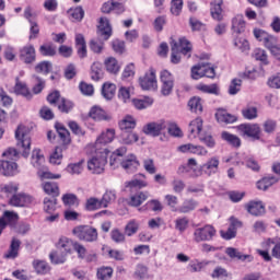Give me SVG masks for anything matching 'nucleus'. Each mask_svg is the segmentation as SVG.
I'll list each match as a JSON object with an SVG mask.
<instances>
[{
    "label": "nucleus",
    "mask_w": 280,
    "mask_h": 280,
    "mask_svg": "<svg viewBox=\"0 0 280 280\" xmlns=\"http://www.w3.org/2000/svg\"><path fill=\"white\" fill-rule=\"evenodd\" d=\"M97 36L98 38L90 42V48L94 54H102L104 51V43L113 36V26H110V22L106 18L100 19Z\"/></svg>",
    "instance_id": "nucleus-1"
},
{
    "label": "nucleus",
    "mask_w": 280,
    "mask_h": 280,
    "mask_svg": "<svg viewBox=\"0 0 280 280\" xmlns=\"http://www.w3.org/2000/svg\"><path fill=\"white\" fill-rule=\"evenodd\" d=\"M187 167L192 171L191 176L198 178V176L202 175V170H205L208 176L211 174H215L218 172V167H220V160L217 156L209 159L203 165L198 167V161L196 159L190 158L187 162Z\"/></svg>",
    "instance_id": "nucleus-2"
},
{
    "label": "nucleus",
    "mask_w": 280,
    "mask_h": 280,
    "mask_svg": "<svg viewBox=\"0 0 280 280\" xmlns=\"http://www.w3.org/2000/svg\"><path fill=\"white\" fill-rule=\"evenodd\" d=\"M16 148L22 152V156L27 159L32 150V138L30 137V129L25 126H19L15 130Z\"/></svg>",
    "instance_id": "nucleus-3"
},
{
    "label": "nucleus",
    "mask_w": 280,
    "mask_h": 280,
    "mask_svg": "<svg viewBox=\"0 0 280 280\" xmlns=\"http://www.w3.org/2000/svg\"><path fill=\"white\" fill-rule=\"evenodd\" d=\"M73 235L78 237V240H81V242H97V229L91 226V225H79L75 226L72 231Z\"/></svg>",
    "instance_id": "nucleus-4"
},
{
    "label": "nucleus",
    "mask_w": 280,
    "mask_h": 280,
    "mask_svg": "<svg viewBox=\"0 0 280 280\" xmlns=\"http://www.w3.org/2000/svg\"><path fill=\"white\" fill-rule=\"evenodd\" d=\"M106 151L101 152L100 155H96L92 158L90 161H88V170L92 174H103L104 167H106V163H108Z\"/></svg>",
    "instance_id": "nucleus-5"
},
{
    "label": "nucleus",
    "mask_w": 280,
    "mask_h": 280,
    "mask_svg": "<svg viewBox=\"0 0 280 280\" xmlns=\"http://www.w3.org/2000/svg\"><path fill=\"white\" fill-rule=\"evenodd\" d=\"M139 84L142 91H156L159 88L156 81V71L151 68L143 77L139 78Z\"/></svg>",
    "instance_id": "nucleus-6"
},
{
    "label": "nucleus",
    "mask_w": 280,
    "mask_h": 280,
    "mask_svg": "<svg viewBox=\"0 0 280 280\" xmlns=\"http://www.w3.org/2000/svg\"><path fill=\"white\" fill-rule=\"evenodd\" d=\"M215 237V228L212 225H206L203 228H197L194 231V242L200 244V242H211Z\"/></svg>",
    "instance_id": "nucleus-7"
},
{
    "label": "nucleus",
    "mask_w": 280,
    "mask_h": 280,
    "mask_svg": "<svg viewBox=\"0 0 280 280\" xmlns=\"http://www.w3.org/2000/svg\"><path fill=\"white\" fill-rule=\"evenodd\" d=\"M160 80L162 84L161 94L164 95V97L170 96L174 91V75H172V72L163 70L160 74Z\"/></svg>",
    "instance_id": "nucleus-8"
},
{
    "label": "nucleus",
    "mask_w": 280,
    "mask_h": 280,
    "mask_svg": "<svg viewBox=\"0 0 280 280\" xmlns=\"http://www.w3.org/2000/svg\"><path fill=\"white\" fill-rule=\"evenodd\" d=\"M237 130L243 137H250L256 141L261 139V128L257 124H242L237 127Z\"/></svg>",
    "instance_id": "nucleus-9"
},
{
    "label": "nucleus",
    "mask_w": 280,
    "mask_h": 280,
    "mask_svg": "<svg viewBox=\"0 0 280 280\" xmlns=\"http://www.w3.org/2000/svg\"><path fill=\"white\" fill-rule=\"evenodd\" d=\"M171 51H178L179 54H183L184 56L188 55V58H191V43L185 37H180L178 42L172 40Z\"/></svg>",
    "instance_id": "nucleus-10"
},
{
    "label": "nucleus",
    "mask_w": 280,
    "mask_h": 280,
    "mask_svg": "<svg viewBox=\"0 0 280 280\" xmlns=\"http://www.w3.org/2000/svg\"><path fill=\"white\" fill-rule=\"evenodd\" d=\"M167 128V122L165 120H160L156 122H149L143 127L144 135H150V137H159L163 130Z\"/></svg>",
    "instance_id": "nucleus-11"
},
{
    "label": "nucleus",
    "mask_w": 280,
    "mask_h": 280,
    "mask_svg": "<svg viewBox=\"0 0 280 280\" xmlns=\"http://www.w3.org/2000/svg\"><path fill=\"white\" fill-rule=\"evenodd\" d=\"M178 151L183 153L189 152V154H195L196 156H207L209 150L200 144L187 143L178 147Z\"/></svg>",
    "instance_id": "nucleus-12"
},
{
    "label": "nucleus",
    "mask_w": 280,
    "mask_h": 280,
    "mask_svg": "<svg viewBox=\"0 0 280 280\" xmlns=\"http://www.w3.org/2000/svg\"><path fill=\"white\" fill-rule=\"evenodd\" d=\"M34 202V197L26 194H15L9 199L11 207H28Z\"/></svg>",
    "instance_id": "nucleus-13"
},
{
    "label": "nucleus",
    "mask_w": 280,
    "mask_h": 280,
    "mask_svg": "<svg viewBox=\"0 0 280 280\" xmlns=\"http://www.w3.org/2000/svg\"><path fill=\"white\" fill-rule=\"evenodd\" d=\"M0 174H2V176H15V174H19V164L13 161L1 160Z\"/></svg>",
    "instance_id": "nucleus-14"
},
{
    "label": "nucleus",
    "mask_w": 280,
    "mask_h": 280,
    "mask_svg": "<svg viewBox=\"0 0 280 280\" xmlns=\"http://www.w3.org/2000/svg\"><path fill=\"white\" fill-rule=\"evenodd\" d=\"M20 59L25 65H32V62H36V48L32 45L24 46L20 50Z\"/></svg>",
    "instance_id": "nucleus-15"
},
{
    "label": "nucleus",
    "mask_w": 280,
    "mask_h": 280,
    "mask_svg": "<svg viewBox=\"0 0 280 280\" xmlns=\"http://www.w3.org/2000/svg\"><path fill=\"white\" fill-rule=\"evenodd\" d=\"M19 191V185L15 183L0 185V198L10 202V198Z\"/></svg>",
    "instance_id": "nucleus-16"
},
{
    "label": "nucleus",
    "mask_w": 280,
    "mask_h": 280,
    "mask_svg": "<svg viewBox=\"0 0 280 280\" xmlns=\"http://www.w3.org/2000/svg\"><path fill=\"white\" fill-rule=\"evenodd\" d=\"M119 165L126 171L128 174H132V172H137L139 167V161L136 155H129L125 160H122Z\"/></svg>",
    "instance_id": "nucleus-17"
},
{
    "label": "nucleus",
    "mask_w": 280,
    "mask_h": 280,
    "mask_svg": "<svg viewBox=\"0 0 280 280\" xmlns=\"http://www.w3.org/2000/svg\"><path fill=\"white\" fill-rule=\"evenodd\" d=\"M89 117L94 119V121H110L112 119L110 115L100 106H93L89 113Z\"/></svg>",
    "instance_id": "nucleus-18"
},
{
    "label": "nucleus",
    "mask_w": 280,
    "mask_h": 280,
    "mask_svg": "<svg viewBox=\"0 0 280 280\" xmlns=\"http://www.w3.org/2000/svg\"><path fill=\"white\" fill-rule=\"evenodd\" d=\"M210 13L214 21H222L224 19L222 5H224V0H213L210 4Z\"/></svg>",
    "instance_id": "nucleus-19"
},
{
    "label": "nucleus",
    "mask_w": 280,
    "mask_h": 280,
    "mask_svg": "<svg viewBox=\"0 0 280 280\" xmlns=\"http://www.w3.org/2000/svg\"><path fill=\"white\" fill-rule=\"evenodd\" d=\"M262 44L267 49H269L272 56L280 60V47L277 46V37L269 34Z\"/></svg>",
    "instance_id": "nucleus-20"
},
{
    "label": "nucleus",
    "mask_w": 280,
    "mask_h": 280,
    "mask_svg": "<svg viewBox=\"0 0 280 280\" xmlns=\"http://www.w3.org/2000/svg\"><path fill=\"white\" fill-rule=\"evenodd\" d=\"M128 152V148L126 147H120L118 149H116L110 158H109V165L112 167H119V163H121L124 161V155Z\"/></svg>",
    "instance_id": "nucleus-21"
},
{
    "label": "nucleus",
    "mask_w": 280,
    "mask_h": 280,
    "mask_svg": "<svg viewBox=\"0 0 280 280\" xmlns=\"http://www.w3.org/2000/svg\"><path fill=\"white\" fill-rule=\"evenodd\" d=\"M246 209L250 215H255L256 218L266 214V206L261 201H250L247 203Z\"/></svg>",
    "instance_id": "nucleus-22"
},
{
    "label": "nucleus",
    "mask_w": 280,
    "mask_h": 280,
    "mask_svg": "<svg viewBox=\"0 0 280 280\" xmlns=\"http://www.w3.org/2000/svg\"><path fill=\"white\" fill-rule=\"evenodd\" d=\"M4 225L10 226V229H16L19 222V213L10 210H5L0 218Z\"/></svg>",
    "instance_id": "nucleus-23"
},
{
    "label": "nucleus",
    "mask_w": 280,
    "mask_h": 280,
    "mask_svg": "<svg viewBox=\"0 0 280 280\" xmlns=\"http://www.w3.org/2000/svg\"><path fill=\"white\" fill-rule=\"evenodd\" d=\"M189 139H196L200 135H202V118L198 117L190 121L188 127Z\"/></svg>",
    "instance_id": "nucleus-24"
},
{
    "label": "nucleus",
    "mask_w": 280,
    "mask_h": 280,
    "mask_svg": "<svg viewBox=\"0 0 280 280\" xmlns=\"http://www.w3.org/2000/svg\"><path fill=\"white\" fill-rule=\"evenodd\" d=\"M75 243L73 241L62 236L56 244L57 250L63 253L65 255H71V250H73V246Z\"/></svg>",
    "instance_id": "nucleus-25"
},
{
    "label": "nucleus",
    "mask_w": 280,
    "mask_h": 280,
    "mask_svg": "<svg viewBox=\"0 0 280 280\" xmlns=\"http://www.w3.org/2000/svg\"><path fill=\"white\" fill-rule=\"evenodd\" d=\"M233 34H244L246 32V21H244V15H236L232 19Z\"/></svg>",
    "instance_id": "nucleus-26"
},
{
    "label": "nucleus",
    "mask_w": 280,
    "mask_h": 280,
    "mask_svg": "<svg viewBox=\"0 0 280 280\" xmlns=\"http://www.w3.org/2000/svg\"><path fill=\"white\" fill-rule=\"evenodd\" d=\"M277 183H279V176H266L257 182L256 187L260 189V191H266Z\"/></svg>",
    "instance_id": "nucleus-27"
},
{
    "label": "nucleus",
    "mask_w": 280,
    "mask_h": 280,
    "mask_svg": "<svg viewBox=\"0 0 280 280\" xmlns=\"http://www.w3.org/2000/svg\"><path fill=\"white\" fill-rule=\"evenodd\" d=\"M21 248V240L13 237L9 250L4 254L5 259H16L19 257V250Z\"/></svg>",
    "instance_id": "nucleus-28"
},
{
    "label": "nucleus",
    "mask_w": 280,
    "mask_h": 280,
    "mask_svg": "<svg viewBox=\"0 0 280 280\" xmlns=\"http://www.w3.org/2000/svg\"><path fill=\"white\" fill-rule=\"evenodd\" d=\"M135 128H137V120L130 115L125 116L119 122L121 132H129L135 130Z\"/></svg>",
    "instance_id": "nucleus-29"
},
{
    "label": "nucleus",
    "mask_w": 280,
    "mask_h": 280,
    "mask_svg": "<svg viewBox=\"0 0 280 280\" xmlns=\"http://www.w3.org/2000/svg\"><path fill=\"white\" fill-rule=\"evenodd\" d=\"M215 118L219 124H235V121H237V116L229 114L224 109H219L215 114Z\"/></svg>",
    "instance_id": "nucleus-30"
},
{
    "label": "nucleus",
    "mask_w": 280,
    "mask_h": 280,
    "mask_svg": "<svg viewBox=\"0 0 280 280\" xmlns=\"http://www.w3.org/2000/svg\"><path fill=\"white\" fill-rule=\"evenodd\" d=\"M148 198H150V192H148V191L137 192L135 195H131L129 205H130V207H141V205H143V202H145V200H148Z\"/></svg>",
    "instance_id": "nucleus-31"
},
{
    "label": "nucleus",
    "mask_w": 280,
    "mask_h": 280,
    "mask_svg": "<svg viewBox=\"0 0 280 280\" xmlns=\"http://www.w3.org/2000/svg\"><path fill=\"white\" fill-rule=\"evenodd\" d=\"M72 248L78 253L79 259H85V261H97V256H86V247H84V245L74 242Z\"/></svg>",
    "instance_id": "nucleus-32"
},
{
    "label": "nucleus",
    "mask_w": 280,
    "mask_h": 280,
    "mask_svg": "<svg viewBox=\"0 0 280 280\" xmlns=\"http://www.w3.org/2000/svg\"><path fill=\"white\" fill-rule=\"evenodd\" d=\"M43 189L45 194L51 196L50 198H58V196H60V188L58 187V183L46 182L43 184Z\"/></svg>",
    "instance_id": "nucleus-33"
},
{
    "label": "nucleus",
    "mask_w": 280,
    "mask_h": 280,
    "mask_svg": "<svg viewBox=\"0 0 280 280\" xmlns=\"http://www.w3.org/2000/svg\"><path fill=\"white\" fill-rule=\"evenodd\" d=\"M14 93H16V95H22L26 100H32V97H33L32 92L27 88V84L19 81V79H16V83L14 86Z\"/></svg>",
    "instance_id": "nucleus-34"
},
{
    "label": "nucleus",
    "mask_w": 280,
    "mask_h": 280,
    "mask_svg": "<svg viewBox=\"0 0 280 280\" xmlns=\"http://www.w3.org/2000/svg\"><path fill=\"white\" fill-rule=\"evenodd\" d=\"M221 138L223 139V141H226V143H229V145H231L232 148H240L242 145V139L229 131H223L221 133Z\"/></svg>",
    "instance_id": "nucleus-35"
},
{
    "label": "nucleus",
    "mask_w": 280,
    "mask_h": 280,
    "mask_svg": "<svg viewBox=\"0 0 280 280\" xmlns=\"http://www.w3.org/2000/svg\"><path fill=\"white\" fill-rule=\"evenodd\" d=\"M113 139H115V129H107L96 139V145H106V143L113 142Z\"/></svg>",
    "instance_id": "nucleus-36"
},
{
    "label": "nucleus",
    "mask_w": 280,
    "mask_h": 280,
    "mask_svg": "<svg viewBox=\"0 0 280 280\" xmlns=\"http://www.w3.org/2000/svg\"><path fill=\"white\" fill-rule=\"evenodd\" d=\"M117 200V191L109 189L106 190L105 194L103 195L101 199V205L103 206L104 209L108 207V205H113Z\"/></svg>",
    "instance_id": "nucleus-37"
},
{
    "label": "nucleus",
    "mask_w": 280,
    "mask_h": 280,
    "mask_svg": "<svg viewBox=\"0 0 280 280\" xmlns=\"http://www.w3.org/2000/svg\"><path fill=\"white\" fill-rule=\"evenodd\" d=\"M226 255H229V257L231 259H238L240 261H246V259H249V261L253 259V256L250 255H242V253H240V250H237L236 248L233 247H228L225 249Z\"/></svg>",
    "instance_id": "nucleus-38"
},
{
    "label": "nucleus",
    "mask_w": 280,
    "mask_h": 280,
    "mask_svg": "<svg viewBox=\"0 0 280 280\" xmlns=\"http://www.w3.org/2000/svg\"><path fill=\"white\" fill-rule=\"evenodd\" d=\"M120 137L125 145H132V143L139 141V135L133 131H121Z\"/></svg>",
    "instance_id": "nucleus-39"
},
{
    "label": "nucleus",
    "mask_w": 280,
    "mask_h": 280,
    "mask_svg": "<svg viewBox=\"0 0 280 280\" xmlns=\"http://www.w3.org/2000/svg\"><path fill=\"white\" fill-rule=\"evenodd\" d=\"M198 207V201L194 199H186L183 205L177 209L179 213H191Z\"/></svg>",
    "instance_id": "nucleus-40"
},
{
    "label": "nucleus",
    "mask_w": 280,
    "mask_h": 280,
    "mask_svg": "<svg viewBox=\"0 0 280 280\" xmlns=\"http://www.w3.org/2000/svg\"><path fill=\"white\" fill-rule=\"evenodd\" d=\"M117 91V85L115 83H104L102 86V95L105 100H113Z\"/></svg>",
    "instance_id": "nucleus-41"
},
{
    "label": "nucleus",
    "mask_w": 280,
    "mask_h": 280,
    "mask_svg": "<svg viewBox=\"0 0 280 280\" xmlns=\"http://www.w3.org/2000/svg\"><path fill=\"white\" fill-rule=\"evenodd\" d=\"M33 268L37 272V275H47L49 270H51V267H49V264L45 260H34L33 261Z\"/></svg>",
    "instance_id": "nucleus-42"
},
{
    "label": "nucleus",
    "mask_w": 280,
    "mask_h": 280,
    "mask_svg": "<svg viewBox=\"0 0 280 280\" xmlns=\"http://www.w3.org/2000/svg\"><path fill=\"white\" fill-rule=\"evenodd\" d=\"M198 137H199V141L203 143L207 148H210V149L215 148V139L211 133L202 131L201 133H199Z\"/></svg>",
    "instance_id": "nucleus-43"
},
{
    "label": "nucleus",
    "mask_w": 280,
    "mask_h": 280,
    "mask_svg": "<svg viewBox=\"0 0 280 280\" xmlns=\"http://www.w3.org/2000/svg\"><path fill=\"white\" fill-rule=\"evenodd\" d=\"M49 259L51 264H55L56 266H58V264H65V261H67V254L60 250L51 252L49 254Z\"/></svg>",
    "instance_id": "nucleus-44"
},
{
    "label": "nucleus",
    "mask_w": 280,
    "mask_h": 280,
    "mask_svg": "<svg viewBox=\"0 0 280 280\" xmlns=\"http://www.w3.org/2000/svg\"><path fill=\"white\" fill-rule=\"evenodd\" d=\"M32 164L40 170L45 165V155L40 154V150H34L32 154Z\"/></svg>",
    "instance_id": "nucleus-45"
},
{
    "label": "nucleus",
    "mask_w": 280,
    "mask_h": 280,
    "mask_svg": "<svg viewBox=\"0 0 280 280\" xmlns=\"http://www.w3.org/2000/svg\"><path fill=\"white\" fill-rule=\"evenodd\" d=\"M198 91H201L202 93H209L210 95H220V88H218V84L213 83L210 85L207 84H199L197 85Z\"/></svg>",
    "instance_id": "nucleus-46"
},
{
    "label": "nucleus",
    "mask_w": 280,
    "mask_h": 280,
    "mask_svg": "<svg viewBox=\"0 0 280 280\" xmlns=\"http://www.w3.org/2000/svg\"><path fill=\"white\" fill-rule=\"evenodd\" d=\"M62 202L65 207H79L80 200L74 194H66L62 196Z\"/></svg>",
    "instance_id": "nucleus-47"
},
{
    "label": "nucleus",
    "mask_w": 280,
    "mask_h": 280,
    "mask_svg": "<svg viewBox=\"0 0 280 280\" xmlns=\"http://www.w3.org/2000/svg\"><path fill=\"white\" fill-rule=\"evenodd\" d=\"M126 187L130 191H137V189H143V187H148V182H143L140 179H131L126 183Z\"/></svg>",
    "instance_id": "nucleus-48"
},
{
    "label": "nucleus",
    "mask_w": 280,
    "mask_h": 280,
    "mask_svg": "<svg viewBox=\"0 0 280 280\" xmlns=\"http://www.w3.org/2000/svg\"><path fill=\"white\" fill-rule=\"evenodd\" d=\"M56 205H58V199H56V197L44 198V211L46 213H51L52 211H56Z\"/></svg>",
    "instance_id": "nucleus-49"
},
{
    "label": "nucleus",
    "mask_w": 280,
    "mask_h": 280,
    "mask_svg": "<svg viewBox=\"0 0 280 280\" xmlns=\"http://www.w3.org/2000/svg\"><path fill=\"white\" fill-rule=\"evenodd\" d=\"M54 69V66L50 61H42L35 66L36 73H44L47 75V73H51V70Z\"/></svg>",
    "instance_id": "nucleus-50"
},
{
    "label": "nucleus",
    "mask_w": 280,
    "mask_h": 280,
    "mask_svg": "<svg viewBox=\"0 0 280 280\" xmlns=\"http://www.w3.org/2000/svg\"><path fill=\"white\" fill-rule=\"evenodd\" d=\"M191 113H202V100L200 97H192L188 102Z\"/></svg>",
    "instance_id": "nucleus-51"
},
{
    "label": "nucleus",
    "mask_w": 280,
    "mask_h": 280,
    "mask_svg": "<svg viewBox=\"0 0 280 280\" xmlns=\"http://www.w3.org/2000/svg\"><path fill=\"white\" fill-rule=\"evenodd\" d=\"M105 67L109 73H118L119 72V62L115 57H109L105 60Z\"/></svg>",
    "instance_id": "nucleus-52"
},
{
    "label": "nucleus",
    "mask_w": 280,
    "mask_h": 280,
    "mask_svg": "<svg viewBox=\"0 0 280 280\" xmlns=\"http://www.w3.org/2000/svg\"><path fill=\"white\" fill-rule=\"evenodd\" d=\"M68 14H70L72 21H77V23H80V21L84 19V9H82V7H77L74 9H70L68 11Z\"/></svg>",
    "instance_id": "nucleus-53"
},
{
    "label": "nucleus",
    "mask_w": 280,
    "mask_h": 280,
    "mask_svg": "<svg viewBox=\"0 0 280 280\" xmlns=\"http://www.w3.org/2000/svg\"><path fill=\"white\" fill-rule=\"evenodd\" d=\"M153 103L154 101H152L151 98H147V100L133 98L132 100V105L138 110H143L144 108L152 106Z\"/></svg>",
    "instance_id": "nucleus-54"
},
{
    "label": "nucleus",
    "mask_w": 280,
    "mask_h": 280,
    "mask_svg": "<svg viewBox=\"0 0 280 280\" xmlns=\"http://www.w3.org/2000/svg\"><path fill=\"white\" fill-rule=\"evenodd\" d=\"M102 207H104L102 200L97 198H90L85 203L86 211H97V209H102Z\"/></svg>",
    "instance_id": "nucleus-55"
},
{
    "label": "nucleus",
    "mask_w": 280,
    "mask_h": 280,
    "mask_svg": "<svg viewBox=\"0 0 280 280\" xmlns=\"http://www.w3.org/2000/svg\"><path fill=\"white\" fill-rule=\"evenodd\" d=\"M96 277L98 280H108L113 277V269L110 267H101L97 270Z\"/></svg>",
    "instance_id": "nucleus-56"
},
{
    "label": "nucleus",
    "mask_w": 280,
    "mask_h": 280,
    "mask_svg": "<svg viewBox=\"0 0 280 280\" xmlns=\"http://www.w3.org/2000/svg\"><path fill=\"white\" fill-rule=\"evenodd\" d=\"M242 115L244 119H257V107L255 106H246L242 109Z\"/></svg>",
    "instance_id": "nucleus-57"
},
{
    "label": "nucleus",
    "mask_w": 280,
    "mask_h": 280,
    "mask_svg": "<svg viewBox=\"0 0 280 280\" xmlns=\"http://www.w3.org/2000/svg\"><path fill=\"white\" fill-rule=\"evenodd\" d=\"M137 231H139V222L136 220L129 221L125 226V234H127L128 237H132Z\"/></svg>",
    "instance_id": "nucleus-58"
},
{
    "label": "nucleus",
    "mask_w": 280,
    "mask_h": 280,
    "mask_svg": "<svg viewBox=\"0 0 280 280\" xmlns=\"http://www.w3.org/2000/svg\"><path fill=\"white\" fill-rule=\"evenodd\" d=\"M83 163H84V161H80L78 163L69 164L67 166L66 171L68 172V174H72V175L81 174L84 171V167L82 166Z\"/></svg>",
    "instance_id": "nucleus-59"
},
{
    "label": "nucleus",
    "mask_w": 280,
    "mask_h": 280,
    "mask_svg": "<svg viewBox=\"0 0 280 280\" xmlns=\"http://www.w3.org/2000/svg\"><path fill=\"white\" fill-rule=\"evenodd\" d=\"M253 57L255 60H259L261 65H268V55L266 54V50L261 48H256L253 52Z\"/></svg>",
    "instance_id": "nucleus-60"
},
{
    "label": "nucleus",
    "mask_w": 280,
    "mask_h": 280,
    "mask_svg": "<svg viewBox=\"0 0 280 280\" xmlns=\"http://www.w3.org/2000/svg\"><path fill=\"white\" fill-rule=\"evenodd\" d=\"M33 80L35 82V85L33 86L34 95H38L39 93H43V89H45V81L43 80V78L38 75H33Z\"/></svg>",
    "instance_id": "nucleus-61"
},
{
    "label": "nucleus",
    "mask_w": 280,
    "mask_h": 280,
    "mask_svg": "<svg viewBox=\"0 0 280 280\" xmlns=\"http://www.w3.org/2000/svg\"><path fill=\"white\" fill-rule=\"evenodd\" d=\"M39 54L42 56H56V46L51 44H45L39 47Z\"/></svg>",
    "instance_id": "nucleus-62"
},
{
    "label": "nucleus",
    "mask_w": 280,
    "mask_h": 280,
    "mask_svg": "<svg viewBox=\"0 0 280 280\" xmlns=\"http://www.w3.org/2000/svg\"><path fill=\"white\" fill-rule=\"evenodd\" d=\"M55 128L61 141H63V143H67L69 141V130H67V128H65V126H62L61 124H56Z\"/></svg>",
    "instance_id": "nucleus-63"
},
{
    "label": "nucleus",
    "mask_w": 280,
    "mask_h": 280,
    "mask_svg": "<svg viewBox=\"0 0 280 280\" xmlns=\"http://www.w3.org/2000/svg\"><path fill=\"white\" fill-rule=\"evenodd\" d=\"M58 109L60 113H69L70 110H73V102L61 98L60 104L58 105Z\"/></svg>",
    "instance_id": "nucleus-64"
}]
</instances>
